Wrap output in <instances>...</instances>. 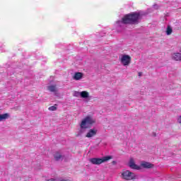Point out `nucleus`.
<instances>
[{"label":"nucleus","mask_w":181,"mask_h":181,"mask_svg":"<svg viewBox=\"0 0 181 181\" xmlns=\"http://www.w3.org/2000/svg\"><path fill=\"white\" fill-rule=\"evenodd\" d=\"M140 18L141 13L138 12L129 13L122 18V23L124 25H135V23H138V21H139Z\"/></svg>","instance_id":"nucleus-1"},{"label":"nucleus","mask_w":181,"mask_h":181,"mask_svg":"<svg viewBox=\"0 0 181 181\" xmlns=\"http://www.w3.org/2000/svg\"><path fill=\"white\" fill-rule=\"evenodd\" d=\"M95 122L94 119L90 116L85 117L82 122H81L80 127L81 129H87L88 128H90L91 125Z\"/></svg>","instance_id":"nucleus-2"},{"label":"nucleus","mask_w":181,"mask_h":181,"mask_svg":"<svg viewBox=\"0 0 181 181\" xmlns=\"http://www.w3.org/2000/svg\"><path fill=\"white\" fill-rule=\"evenodd\" d=\"M122 177L124 180H135L136 175L128 170H124L122 172Z\"/></svg>","instance_id":"nucleus-3"},{"label":"nucleus","mask_w":181,"mask_h":181,"mask_svg":"<svg viewBox=\"0 0 181 181\" xmlns=\"http://www.w3.org/2000/svg\"><path fill=\"white\" fill-rule=\"evenodd\" d=\"M110 159H112L111 156H105L103 158H90V162L93 165H101V163H104V162H107V160H110Z\"/></svg>","instance_id":"nucleus-4"},{"label":"nucleus","mask_w":181,"mask_h":181,"mask_svg":"<svg viewBox=\"0 0 181 181\" xmlns=\"http://www.w3.org/2000/svg\"><path fill=\"white\" fill-rule=\"evenodd\" d=\"M121 63L123 66H128L131 63V57L129 55H123L121 58Z\"/></svg>","instance_id":"nucleus-5"},{"label":"nucleus","mask_w":181,"mask_h":181,"mask_svg":"<svg viewBox=\"0 0 181 181\" xmlns=\"http://www.w3.org/2000/svg\"><path fill=\"white\" fill-rule=\"evenodd\" d=\"M129 166L132 169H136V170H139V169H141V167H139V165L135 164V160H134V158L130 159L129 162Z\"/></svg>","instance_id":"nucleus-6"},{"label":"nucleus","mask_w":181,"mask_h":181,"mask_svg":"<svg viewBox=\"0 0 181 181\" xmlns=\"http://www.w3.org/2000/svg\"><path fill=\"white\" fill-rule=\"evenodd\" d=\"M96 135H97V129H91L86 134V138H93V136H95Z\"/></svg>","instance_id":"nucleus-7"},{"label":"nucleus","mask_w":181,"mask_h":181,"mask_svg":"<svg viewBox=\"0 0 181 181\" xmlns=\"http://www.w3.org/2000/svg\"><path fill=\"white\" fill-rule=\"evenodd\" d=\"M173 60H175V62H180L181 60V53H175L173 55Z\"/></svg>","instance_id":"nucleus-8"},{"label":"nucleus","mask_w":181,"mask_h":181,"mask_svg":"<svg viewBox=\"0 0 181 181\" xmlns=\"http://www.w3.org/2000/svg\"><path fill=\"white\" fill-rule=\"evenodd\" d=\"M47 90L51 93H56L57 91V86L56 85H51L47 86Z\"/></svg>","instance_id":"nucleus-9"},{"label":"nucleus","mask_w":181,"mask_h":181,"mask_svg":"<svg viewBox=\"0 0 181 181\" xmlns=\"http://www.w3.org/2000/svg\"><path fill=\"white\" fill-rule=\"evenodd\" d=\"M81 78H83V73H81V72L75 73V74L74 76V80H81Z\"/></svg>","instance_id":"nucleus-10"},{"label":"nucleus","mask_w":181,"mask_h":181,"mask_svg":"<svg viewBox=\"0 0 181 181\" xmlns=\"http://www.w3.org/2000/svg\"><path fill=\"white\" fill-rule=\"evenodd\" d=\"M54 159L57 161H59L60 160V159H63V156L62 155V153L57 152L54 155Z\"/></svg>","instance_id":"nucleus-11"},{"label":"nucleus","mask_w":181,"mask_h":181,"mask_svg":"<svg viewBox=\"0 0 181 181\" xmlns=\"http://www.w3.org/2000/svg\"><path fill=\"white\" fill-rule=\"evenodd\" d=\"M141 165L143 166V168H145L146 169H151V168H153V165L152 163H148V162L143 163L141 164Z\"/></svg>","instance_id":"nucleus-12"},{"label":"nucleus","mask_w":181,"mask_h":181,"mask_svg":"<svg viewBox=\"0 0 181 181\" xmlns=\"http://www.w3.org/2000/svg\"><path fill=\"white\" fill-rule=\"evenodd\" d=\"M8 118H9V114L8 113L0 115V122L4 121V119H8Z\"/></svg>","instance_id":"nucleus-13"},{"label":"nucleus","mask_w":181,"mask_h":181,"mask_svg":"<svg viewBox=\"0 0 181 181\" xmlns=\"http://www.w3.org/2000/svg\"><path fill=\"white\" fill-rule=\"evenodd\" d=\"M81 97L82 98H88V92L85 91V90L81 92Z\"/></svg>","instance_id":"nucleus-14"},{"label":"nucleus","mask_w":181,"mask_h":181,"mask_svg":"<svg viewBox=\"0 0 181 181\" xmlns=\"http://www.w3.org/2000/svg\"><path fill=\"white\" fill-rule=\"evenodd\" d=\"M49 111H57V105L55 104L54 106H51L48 108Z\"/></svg>","instance_id":"nucleus-15"},{"label":"nucleus","mask_w":181,"mask_h":181,"mask_svg":"<svg viewBox=\"0 0 181 181\" xmlns=\"http://www.w3.org/2000/svg\"><path fill=\"white\" fill-rule=\"evenodd\" d=\"M172 32H173V30H172V28H170V26H168L167 27V30H166V33L167 35H172Z\"/></svg>","instance_id":"nucleus-16"},{"label":"nucleus","mask_w":181,"mask_h":181,"mask_svg":"<svg viewBox=\"0 0 181 181\" xmlns=\"http://www.w3.org/2000/svg\"><path fill=\"white\" fill-rule=\"evenodd\" d=\"M178 122H179L180 124H181V116H180L179 118H178Z\"/></svg>","instance_id":"nucleus-17"},{"label":"nucleus","mask_w":181,"mask_h":181,"mask_svg":"<svg viewBox=\"0 0 181 181\" xmlns=\"http://www.w3.org/2000/svg\"><path fill=\"white\" fill-rule=\"evenodd\" d=\"M142 76V72H139V76L141 77Z\"/></svg>","instance_id":"nucleus-18"},{"label":"nucleus","mask_w":181,"mask_h":181,"mask_svg":"<svg viewBox=\"0 0 181 181\" xmlns=\"http://www.w3.org/2000/svg\"><path fill=\"white\" fill-rule=\"evenodd\" d=\"M50 181H55L54 179H52Z\"/></svg>","instance_id":"nucleus-19"}]
</instances>
